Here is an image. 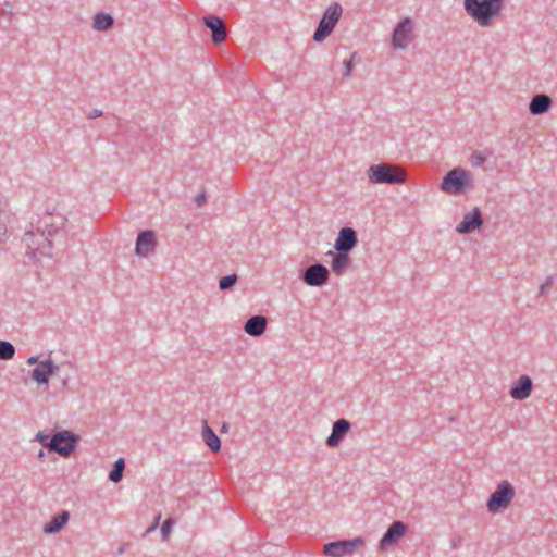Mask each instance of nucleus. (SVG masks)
<instances>
[{
    "label": "nucleus",
    "instance_id": "f257e3e1",
    "mask_svg": "<svg viewBox=\"0 0 557 557\" xmlns=\"http://www.w3.org/2000/svg\"><path fill=\"white\" fill-rule=\"evenodd\" d=\"M466 13L481 27H491L504 10V0H463Z\"/></svg>",
    "mask_w": 557,
    "mask_h": 557
},
{
    "label": "nucleus",
    "instance_id": "f03ea898",
    "mask_svg": "<svg viewBox=\"0 0 557 557\" xmlns=\"http://www.w3.org/2000/svg\"><path fill=\"white\" fill-rule=\"evenodd\" d=\"M367 176L371 184H404L406 172L398 165L382 162L372 164L367 170Z\"/></svg>",
    "mask_w": 557,
    "mask_h": 557
},
{
    "label": "nucleus",
    "instance_id": "7ed1b4c3",
    "mask_svg": "<svg viewBox=\"0 0 557 557\" xmlns=\"http://www.w3.org/2000/svg\"><path fill=\"white\" fill-rule=\"evenodd\" d=\"M35 441L39 442L50 451H55L62 457H69L75 449L78 436L71 431L57 432L50 440L49 436L39 432Z\"/></svg>",
    "mask_w": 557,
    "mask_h": 557
},
{
    "label": "nucleus",
    "instance_id": "20e7f679",
    "mask_svg": "<svg viewBox=\"0 0 557 557\" xmlns=\"http://www.w3.org/2000/svg\"><path fill=\"white\" fill-rule=\"evenodd\" d=\"M52 236H48L42 227H36V232L27 231L23 236V243L26 246V253L35 259L40 260L42 257H51Z\"/></svg>",
    "mask_w": 557,
    "mask_h": 557
},
{
    "label": "nucleus",
    "instance_id": "39448f33",
    "mask_svg": "<svg viewBox=\"0 0 557 557\" xmlns=\"http://www.w3.org/2000/svg\"><path fill=\"white\" fill-rule=\"evenodd\" d=\"M472 174L469 171L455 168L443 177L441 189L448 195H459L466 187L472 186Z\"/></svg>",
    "mask_w": 557,
    "mask_h": 557
},
{
    "label": "nucleus",
    "instance_id": "423d86ee",
    "mask_svg": "<svg viewBox=\"0 0 557 557\" xmlns=\"http://www.w3.org/2000/svg\"><path fill=\"white\" fill-rule=\"evenodd\" d=\"M342 13L343 9L339 3L335 2L329 5L313 34V40L322 42L326 39L338 23Z\"/></svg>",
    "mask_w": 557,
    "mask_h": 557
},
{
    "label": "nucleus",
    "instance_id": "0eeeda50",
    "mask_svg": "<svg viewBox=\"0 0 557 557\" xmlns=\"http://www.w3.org/2000/svg\"><path fill=\"white\" fill-rule=\"evenodd\" d=\"M515 495L513 486L506 480L502 481L486 503L487 510L496 513L506 509L511 504Z\"/></svg>",
    "mask_w": 557,
    "mask_h": 557
},
{
    "label": "nucleus",
    "instance_id": "6e6552de",
    "mask_svg": "<svg viewBox=\"0 0 557 557\" xmlns=\"http://www.w3.org/2000/svg\"><path fill=\"white\" fill-rule=\"evenodd\" d=\"M413 21L410 17L403 18L394 28L392 34V46L394 49H406L414 39Z\"/></svg>",
    "mask_w": 557,
    "mask_h": 557
},
{
    "label": "nucleus",
    "instance_id": "1a4fd4ad",
    "mask_svg": "<svg viewBox=\"0 0 557 557\" xmlns=\"http://www.w3.org/2000/svg\"><path fill=\"white\" fill-rule=\"evenodd\" d=\"M361 537L352 540L336 541L324 545L323 554L331 557H343L345 555L354 554L360 546L363 545Z\"/></svg>",
    "mask_w": 557,
    "mask_h": 557
},
{
    "label": "nucleus",
    "instance_id": "9d476101",
    "mask_svg": "<svg viewBox=\"0 0 557 557\" xmlns=\"http://www.w3.org/2000/svg\"><path fill=\"white\" fill-rule=\"evenodd\" d=\"M330 278L329 269L321 264L314 263L309 265L301 274V280L309 286L320 287L325 285Z\"/></svg>",
    "mask_w": 557,
    "mask_h": 557
},
{
    "label": "nucleus",
    "instance_id": "9b49d317",
    "mask_svg": "<svg viewBox=\"0 0 557 557\" xmlns=\"http://www.w3.org/2000/svg\"><path fill=\"white\" fill-rule=\"evenodd\" d=\"M408 531V525L403 521H394L380 541V549L386 550L395 546Z\"/></svg>",
    "mask_w": 557,
    "mask_h": 557
},
{
    "label": "nucleus",
    "instance_id": "f8f14e48",
    "mask_svg": "<svg viewBox=\"0 0 557 557\" xmlns=\"http://www.w3.org/2000/svg\"><path fill=\"white\" fill-rule=\"evenodd\" d=\"M203 24L211 30L213 44L220 45L227 38L228 32L224 21L216 15H207L203 17Z\"/></svg>",
    "mask_w": 557,
    "mask_h": 557
},
{
    "label": "nucleus",
    "instance_id": "ddd939ff",
    "mask_svg": "<svg viewBox=\"0 0 557 557\" xmlns=\"http://www.w3.org/2000/svg\"><path fill=\"white\" fill-rule=\"evenodd\" d=\"M358 244L357 233L351 227H343L335 240V249L338 252L349 253Z\"/></svg>",
    "mask_w": 557,
    "mask_h": 557
},
{
    "label": "nucleus",
    "instance_id": "4468645a",
    "mask_svg": "<svg viewBox=\"0 0 557 557\" xmlns=\"http://www.w3.org/2000/svg\"><path fill=\"white\" fill-rule=\"evenodd\" d=\"M157 239L152 231H143L138 234L135 252L139 257H148L154 251Z\"/></svg>",
    "mask_w": 557,
    "mask_h": 557
},
{
    "label": "nucleus",
    "instance_id": "2eb2a0df",
    "mask_svg": "<svg viewBox=\"0 0 557 557\" xmlns=\"http://www.w3.org/2000/svg\"><path fill=\"white\" fill-rule=\"evenodd\" d=\"M66 222L62 214L47 212L37 223V227H42L48 236H54Z\"/></svg>",
    "mask_w": 557,
    "mask_h": 557
},
{
    "label": "nucleus",
    "instance_id": "dca6fc26",
    "mask_svg": "<svg viewBox=\"0 0 557 557\" xmlns=\"http://www.w3.org/2000/svg\"><path fill=\"white\" fill-rule=\"evenodd\" d=\"M351 429V423L346 419H338L333 423L332 433L326 438L329 447H337Z\"/></svg>",
    "mask_w": 557,
    "mask_h": 557
},
{
    "label": "nucleus",
    "instance_id": "f3484780",
    "mask_svg": "<svg viewBox=\"0 0 557 557\" xmlns=\"http://www.w3.org/2000/svg\"><path fill=\"white\" fill-rule=\"evenodd\" d=\"M482 224L483 218L481 211L478 208H474L463 216L462 221L457 225L456 231L459 234H468L480 227Z\"/></svg>",
    "mask_w": 557,
    "mask_h": 557
},
{
    "label": "nucleus",
    "instance_id": "a211bd4d",
    "mask_svg": "<svg viewBox=\"0 0 557 557\" xmlns=\"http://www.w3.org/2000/svg\"><path fill=\"white\" fill-rule=\"evenodd\" d=\"M59 367L50 359L39 362L38 367L32 371V379L38 384H48L50 376L55 374Z\"/></svg>",
    "mask_w": 557,
    "mask_h": 557
},
{
    "label": "nucleus",
    "instance_id": "6ab92c4d",
    "mask_svg": "<svg viewBox=\"0 0 557 557\" xmlns=\"http://www.w3.org/2000/svg\"><path fill=\"white\" fill-rule=\"evenodd\" d=\"M533 383L530 376L521 375L511 386L509 395L516 400L527 399L532 392Z\"/></svg>",
    "mask_w": 557,
    "mask_h": 557
},
{
    "label": "nucleus",
    "instance_id": "aec40b11",
    "mask_svg": "<svg viewBox=\"0 0 557 557\" xmlns=\"http://www.w3.org/2000/svg\"><path fill=\"white\" fill-rule=\"evenodd\" d=\"M553 104L549 96L546 94H537L530 101L529 110L533 115L546 113Z\"/></svg>",
    "mask_w": 557,
    "mask_h": 557
},
{
    "label": "nucleus",
    "instance_id": "412c9836",
    "mask_svg": "<svg viewBox=\"0 0 557 557\" xmlns=\"http://www.w3.org/2000/svg\"><path fill=\"white\" fill-rule=\"evenodd\" d=\"M268 320L264 315H253L249 318L244 326V330L250 336H260L265 332Z\"/></svg>",
    "mask_w": 557,
    "mask_h": 557
},
{
    "label": "nucleus",
    "instance_id": "4be33fe9",
    "mask_svg": "<svg viewBox=\"0 0 557 557\" xmlns=\"http://www.w3.org/2000/svg\"><path fill=\"white\" fill-rule=\"evenodd\" d=\"M70 513L66 510H62L60 513L52 517V519L44 525V533L53 534L61 531L64 525L69 522Z\"/></svg>",
    "mask_w": 557,
    "mask_h": 557
},
{
    "label": "nucleus",
    "instance_id": "5701e85b",
    "mask_svg": "<svg viewBox=\"0 0 557 557\" xmlns=\"http://www.w3.org/2000/svg\"><path fill=\"white\" fill-rule=\"evenodd\" d=\"M329 255L332 256V271L336 275H342L351 263L350 257L346 252L338 251L337 253L330 251Z\"/></svg>",
    "mask_w": 557,
    "mask_h": 557
},
{
    "label": "nucleus",
    "instance_id": "b1692460",
    "mask_svg": "<svg viewBox=\"0 0 557 557\" xmlns=\"http://www.w3.org/2000/svg\"><path fill=\"white\" fill-rule=\"evenodd\" d=\"M202 440L209 446L213 453H218L221 449V441L214 431L208 425L207 421L203 420L202 428Z\"/></svg>",
    "mask_w": 557,
    "mask_h": 557
},
{
    "label": "nucleus",
    "instance_id": "393cba45",
    "mask_svg": "<svg viewBox=\"0 0 557 557\" xmlns=\"http://www.w3.org/2000/svg\"><path fill=\"white\" fill-rule=\"evenodd\" d=\"M114 24V20L110 14L98 13L94 17L92 27L98 32H106Z\"/></svg>",
    "mask_w": 557,
    "mask_h": 557
},
{
    "label": "nucleus",
    "instance_id": "a878e982",
    "mask_svg": "<svg viewBox=\"0 0 557 557\" xmlns=\"http://www.w3.org/2000/svg\"><path fill=\"white\" fill-rule=\"evenodd\" d=\"M125 469V461L123 458H119L114 465L112 470L109 473L110 481L114 483H119L123 478V471Z\"/></svg>",
    "mask_w": 557,
    "mask_h": 557
},
{
    "label": "nucleus",
    "instance_id": "bb28decb",
    "mask_svg": "<svg viewBox=\"0 0 557 557\" xmlns=\"http://www.w3.org/2000/svg\"><path fill=\"white\" fill-rule=\"evenodd\" d=\"M15 355V347L7 341H0V360H10Z\"/></svg>",
    "mask_w": 557,
    "mask_h": 557
},
{
    "label": "nucleus",
    "instance_id": "cd10ccee",
    "mask_svg": "<svg viewBox=\"0 0 557 557\" xmlns=\"http://www.w3.org/2000/svg\"><path fill=\"white\" fill-rule=\"evenodd\" d=\"M236 282H237V275L236 274L226 275V276H223L220 280L219 287L222 290H226V289H230L231 287H233Z\"/></svg>",
    "mask_w": 557,
    "mask_h": 557
},
{
    "label": "nucleus",
    "instance_id": "c85d7f7f",
    "mask_svg": "<svg viewBox=\"0 0 557 557\" xmlns=\"http://www.w3.org/2000/svg\"><path fill=\"white\" fill-rule=\"evenodd\" d=\"M356 57V52H354L349 59L345 60L344 61V73H343V76L344 77H349L351 75V72H352V69H354V65H352V61H354V58Z\"/></svg>",
    "mask_w": 557,
    "mask_h": 557
},
{
    "label": "nucleus",
    "instance_id": "c756f323",
    "mask_svg": "<svg viewBox=\"0 0 557 557\" xmlns=\"http://www.w3.org/2000/svg\"><path fill=\"white\" fill-rule=\"evenodd\" d=\"M173 524H174V520L171 518L166 519L163 522V524L161 527V533H162V536L164 540L168 539V536L170 535Z\"/></svg>",
    "mask_w": 557,
    "mask_h": 557
},
{
    "label": "nucleus",
    "instance_id": "7c9ffc66",
    "mask_svg": "<svg viewBox=\"0 0 557 557\" xmlns=\"http://www.w3.org/2000/svg\"><path fill=\"white\" fill-rule=\"evenodd\" d=\"M470 160L473 166H480L485 162L486 158L482 154V152L475 151L471 154Z\"/></svg>",
    "mask_w": 557,
    "mask_h": 557
},
{
    "label": "nucleus",
    "instance_id": "2f4dec72",
    "mask_svg": "<svg viewBox=\"0 0 557 557\" xmlns=\"http://www.w3.org/2000/svg\"><path fill=\"white\" fill-rule=\"evenodd\" d=\"M552 285H553V276H548L545 280V282L540 286L539 295L544 296Z\"/></svg>",
    "mask_w": 557,
    "mask_h": 557
},
{
    "label": "nucleus",
    "instance_id": "473e14b6",
    "mask_svg": "<svg viewBox=\"0 0 557 557\" xmlns=\"http://www.w3.org/2000/svg\"><path fill=\"white\" fill-rule=\"evenodd\" d=\"M207 201V197H206V194L202 193V194H199L197 197H196V203L198 207H201L202 205H205Z\"/></svg>",
    "mask_w": 557,
    "mask_h": 557
},
{
    "label": "nucleus",
    "instance_id": "72a5a7b5",
    "mask_svg": "<svg viewBox=\"0 0 557 557\" xmlns=\"http://www.w3.org/2000/svg\"><path fill=\"white\" fill-rule=\"evenodd\" d=\"M160 519H161V515L159 513V515L156 517V519H154V521L152 522V524L148 528L147 532H151V531L156 530V529L158 528V525H159Z\"/></svg>",
    "mask_w": 557,
    "mask_h": 557
},
{
    "label": "nucleus",
    "instance_id": "f704fd0d",
    "mask_svg": "<svg viewBox=\"0 0 557 557\" xmlns=\"http://www.w3.org/2000/svg\"><path fill=\"white\" fill-rule=\"evenodd\" d=\"M102 115V111L99 110V109H94L92 111H90V113L88 114V119H96V117H99Z\"/></svg>",
    "mask_w": 557,
    "mask_h": 557
},
{
    "label": "nucleus",
    "instance_id": "c9c22d12",
    "mask_svg": "<svg viewBox=\"0 0 557 557\" xmlns=\"http://www.w3.org/2000/svg\"><path fill=\"white\" fill-rule=\"evenodd\" d=\"M27 363H28L29 366H32V364H36V363H38V364H39V362H38V357H35V356L29 357V358L27 359Z\"/></svg>",
    "mask_w": 557,
    "mask_h": 557
},
{
    "label": "nucleus",
    "instance_id": "e433bc0d",
    "mask_svg": "<svg viewBox=\"0 0 557 557\" xmlns=\"http://www.w3.org/2000/svg\"><path fill=\"white\" fill-rule=\"evenodd\" d=\"M127 544H123L117 548V554L121 555L125 552Z\"/></svg>",
    "mask_w": 557,
    "mask_h": 557
},
{
    "label": "nucleus",
    "instance_id": "4c0bfd02",
    "mask_svg": "<svg viewBox=\"0 0 557 557\" xmlns=\"http://www.w3.org/2000/svg\"><path fill=\"white\" fill-rule=\"evenodd\" d=\"M46 457V453L44 449H40L39 453H38V458L39 459H44Z\"/></svg>",
    "mask_w": 557,
    "mask_h": 557
},
{
    "label": "nucleus",
    "instance_id": "58836bf2",
    "mask_svg": "<svg viewBox=\"0 0 557 557\" xmlns=\"http://www.w3.org/2000/svg\"><path fill=\"white\" fill-rule=\"evenodd\" d=\"M228 430V424L224 423L221 428V432H226Z\"/></svg>",
    "mask_w": 557,
    "mask_h": 557
}]
</instances>
